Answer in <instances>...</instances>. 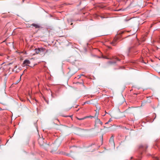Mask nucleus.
<instances>
[{"mask_svg": "<svg viewBox=\"0 0 160 160\" xmlns=\"http://www.w3.org/2000/svg\"><path fill=\"white\" fill-rule=\"evenodd\" d=\"M58 141H54V142H52L50 144V143L49 142L48 143V146L47 149H50L51 152H53L56 151L60 145V143H58Z\"/></svg>", "mask_w": 160, "mask_h": 160, "instance_id": "nucleus-1", "label": "nucleus"}, {"mask_svg": "<svg viewBox=\"0 0 160 160\" xmlns=\"http://www.w3.org/2000/svg\"><path fill=\"white\" fill-rule=\"evenodd\" d=\"M38 143L41 146L45 147L47 149L48 146V142L47 141H38Z\"/></svg>", "mask_w": 160, "mask_h": 160, "instance_id": "nucleus-2", "label": "nucleus"}, {"mask_svg": "<svg viewBox=\"0 0 160 160\" xmlns=\"http://www.w3.org/2000/svg\"><path fill=\"white\" fill-rule=\"evenodd\" d=\"M30 64V61L28 59L25 60L22 64V67H25V66H29V65Z\"/></svg>", "mask_w": 160, "mask_h": 160, "instance_id": "nucleus-3", "label": "nucleus"}, {"mask_svg": "<svg viewBox=\"0 0 160 160\" xmlns=\"http://www.w3.org/2000/svg\"><path fill=\"white\" fill-rule=\"evenodd\" d=\"M31 26L34 27V28L35 29H39L41 28V25L39 24L32 23L31 25L29 27H31Z\"/></svg>", "mask_w": 160, "mask_h": 160, "instance_id": "nucleus-4", "label": "nucleus"}, {"mask_svg": "<svg viewBox=\"0 0 160 160\" xmlns=\"http://www.w3.org/2000/svg\"><path fill=\"white\" fill-rule=\"evenodd\" d=\"M139 148H140L142 150L145 151L148 148V146L146 145H140Z\"/></svg>", "mask_w": 160, "mask_h": 160, "instance_id": "nucleus-5", "label": "nucleus"}, {"mask_svg": "<svg viewBox=\"0 0 160 160\" xmlns=\"http://www.w3.org/2000/svg\"><path fill=\"white\" fill-rule=\"evenodd\" d=\"M13 71L18 72L20 70L19 68L17 66H15L13 69Z\"/></svg>", "mask_w": 160, "mask_h": 160, "instance_id": "nucleus-6", "label": "nucleus"}, {"mask_svg": "<svg viewBox=\"0 0 160 160\" xmlns=\"http://www.w3.org/2000/svg\"><path fill=\"white\" fill-rule=\"evenodd\" d=\"M104 58L107 59H111V58H114L115 59H116L117 60V61H120V59H119L117 57H114V56H112V58L110 57L109 58H107V57H105Z\"/></svg>", "mask_w": 160, "mask_h": 160, "instance_id": "nucleus-7", "label": "nucleus"}, {"mask_svg": "<svg viewBox=\"0 0 160 160\" xmlns=\"http://www.w3.org/2000/svg\"><path fill=\"white\" fill-rule=\"evenodd\" d=\"M117 40V39L116 38H115L113 39V41L111 42V44H112L113 46H115L116 45V42Z\"/></svg>", "mask_w": 160, "mask_h": 160, "instance_id": "nucleus-8", "label": "nucleus"}, {"mask_svg": "<svg viewBox=\"0 0 160 160\" xmlns=\"http://www.w3.org/2000/svg\"><path fill=\"white\" fill-rule=\"evenodd\" d=\"M40 52H44L46 49L45 48H38Z\"/></svg>", "mask_w": 160, "mask_h": 160, "instance_id": "nucleus-9", "label": "nucleus"}, {"mask_svg": "<svg viewBox=\"0 0 160 160\" xmlns=\"http://www.w3.org/2000/svg\"><path fill=\"white\" fill-rule=\"evenodd\" d=\"M96 123H99L101 125L102 124V122L100 121V120L98 119H97L96 121Z\"/></svg>", "mask_w": 160, "mask_h": 160, "instance_id": "nucleus-10", "label": "nucleus"}, {"mask_svg": "<svg viewBox=\"0 0 160 160\" xmlns=\"http://www.w3.org/2000/svg\"><path fill=\"white\" fill-rule=\"evenodd\" d=\"M35 50L36 53H37V54H38L40 52L39 51V50L38 48V49H37V48L35 49Z\"/></svg>", "mask_w": 160, "mask_h": 160, "instance_id": "nucleus-11", "label": "nucleus"}, {"mask_svg": "<svg viewBox=\"0 0 160 160\" xmlns=\"http://www.w3.org/2000/svg\"><path fill=\"white\" fill-rule=\"evenodd\" d=\"M88 117H85L83 118H78V120H83L85 118H88Z\"/></svg>", "mask_w": 160, "mask_h": 160, "instance_id": "nucleus-12", "label": "nucleus"}, {"mask_svg": "<svg viewBox=\"0 0 160 160\" xmlns=\"http://www.w3.org/2000/svg\"><path fill=\"white\" fill-rule=\"evenodd\" d=\"M114 137V136L113 135H112L111 137L110 138L109 140H113Z\"/></svg>", "mask_w": 160, "mask_h": 160, "instance_id": "nucleus-13", "label": "nucleus"}, {"mask_svg": "<svg viewBox=\"0 0 160 160\" xmlns=\"http://www.w3.org/2000/svg\"><path fill=\"white\" fill-rule=\"evenodd\" d=\"M141 159V157H139L138 158H137L135 159V160H140Z\"/></svg>", "mask_w": 160, "mask_h": 160, "instance_id": "nucleus-14", "label": "nucleus"}, {"mask_svg": "<svg viewBox=\"0 0 160 160\" xmlns=\"http://www.w3.org/2000/svg\"><path fill=\"white\" fill-rule=\"evenodd\" d=\"M154 160H158V158L157 157H155L154 158Z\"/></svg>", "mask_w": 160, "mask_h": 160, "instance_id": "nucleus-15", "label": "nucleus"}, {"mask_svg": "<svg viewBox=\"0 0 160 160\" xmlns=\"http://www.w3.org/2000/svg\"><path fill=\"white\" fill-rule=\"evenodd\" d=\"M112 121V119H110L108 121V122H110Z\"/></svg>", "mask_w": 160, "mask_h": 160, "instance_id": "nucleus-16", "label": "nucleus"}, {"mask_svg": "<svg viewBox=\"0 0 160 160\" xmlns=\"http://www.w3.org/2000/svg\"><path fill=\"white\" fill-rule=\"evenodd\" d=\"M158 42H159L160 43V37L159 38V40H158Z\"/></svg>", "mask_w": 160, "mask_h": 160, "instance_id": "nucleus-17", "label": "nucleus"}, {"mask_svg": "<svg viewBox=\"0 0 160 160\" xmlns=\"http://www.w3.org/2000/svg\"><path fill=\"white\" fill-rule=\"evenodd\" d=\"M4 109H2L1 108H0V111L3 110Z\"/></svg>", "mask_w": 160, "mask_h": 160, "instance_id": "nucleus-18", "label": "nucleus"}, {"mask_svg": "<svg viewBox=\"0 0 160 160\" xmlns=\"http://www.w3.org/2000/svg\"><path fill=\"white\" fill-rule=\"evenodd\" d=\"M88 118H89V117L91 118H92L93 117L92 116H88Z\"/></svg>", "mask_w": 160, "mask_h": 160, "instance_id": "nucleus-19", "label": "nucleus"}, {"mask_svg": "<svg viewBox=\"0 0 160 160\" xmlns=\"http://www.w3.org/2000/svg\"><path fill=\"white\" fill-rule=\"evenodd\" d=\"M96 57L98 58H100L101 57H99V56H96Z\"/></svg>", "mask_w": 160, "mask_h": 160, "instance_id": "nucleus-20", "label": "nucleus"}, {"mask_svg": "<svg viewBox=\"0 0 160 160\" xmlns=\"http://www.w3.org/2000/svg\"><path fill=\"white\" fill-rule=\"evenodd\" d=\"M85 103H88V101H86L85 102Z\"/></svg>", "mask_w": 160, "mask_h": 160, "instance_id": "nucleus-21", "label": "nucleus"}, {"mask_svg": "<svg viewBox=\"0 0 160 160\" xmlns=\"http://www.w3.org/2000/svg\"><path fill=\"white\" fill-rule=\"evenodd\" d=\"M101 18H104L102 16H101Z\"/></svg>", "mask_w": 160, "mask_h": 160, "instance_id": "nucleus-22", "label": "nucleus"}, {"mask_svg": "<svg viewBox=\"0 0 160 160\" xmlns=\"http://www.w3.org/2000/svg\"><path fill=\"white\" fill-rule=\"evenodd\" d=\"M130 49H131V48H129V50H130Z\"/></svg>", "mask_w": 160, "mask_h": 160, "instance_id": "nucleus-23", "label": "nucleus"}, {"mask_svg": "<svg viewBox=\"0 0 160 160\" xmlns=\"http://www.w3.org/2000/svg\"><path fill=\"white\" fill-rule=\"evenodd\" d=\"M108 122H106L105 124H108Z\"/></svg>", "mask_w": 160, "mask_h": 160, "instance_id": "nucleus-24", "label": "nucleus"}, {"mask_svg": "<svg viewBox=\"0 0 160 160\" xmlns=\"http://www.w3.org/2000/svg\"><path fill=\"white\" fill-rule=\"evenodd\" d=\"M112 141L114 143V141Z\"/></svg>", "mask_w": 160, "mask_h": 160, "instance_id": "nucleus-25", "label": "nucleus"}, {"mask_svg": "<svg viewBox=\"0 0 160 160\" xmlns=\"http://www.w3.org/2000/svg\"><path fill=\"white\" fill-rule=\"evenodd\" d=\"M72 23H71V25H72Z\"/></svg>", "mask_w": 160, "mask_h": 160, "instance_id": "nucleus-26", "label": "nucleus"}, {"mask_svg": "<svg viewBox=\"0 0 160 160\" xmlns=\"http://www.w3.org/2000/svg\"><path fill=\"white\" fill-rule=\"evenodd\" d=\"M132 157H131V159H132Z\"/></svg>", "mask_w": 160, "mask_h": 160, "instance_id": "nucleus-27", "label": "nucleus"}, {"mask_svg": "<svg viewBox=\"0 0 160 160\" xmlns=\"http://www.w3.org/2000/svg\"><path fill=\"white\" fill-rule=\"evenodd\" d=\"M82 75H82V74H81V76H82Z\"/></svg>", "mask_w": 160, "mask_h": 160, "instance_id": "nucleus-28", "label": "nucleus"}, {"mask_svg": "<svg viewBox=\"0 0 160 160\" xmlns=\"http://www.w3.org/2000/svg\"><path fill=\"white\" fill-rule=\"evenodd\" d=\"M64 117H67V116H64Z\"/></svg>", "mask_w": 160, "mask_h": 160, "instance_id": "nucleus-29", "label": "nucleus"}]
</instances>
